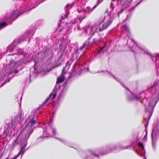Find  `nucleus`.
Instances as JSON below:
<instances>
[{"label":"nucleus","mask_w":159,"mask_h":159,"mask_svg":"<svg viewBox=\"0 0 159 159\" xmlns=\"http://www.w3.org/2000/svg\"><path fill=\"white\" fill-rule=\"evenodd\" d=\"M138 145L141 148L142 150L143 151H145L144 146L142 143L139 142L138 143Z\"/></svg>","instance_id":"obj_25"},{"label":"nucleus","mask_w":159,"mask_h":159,"mask_svg":"<svg viewBox=\"0 0 159 159\" xmlns=\"http://www.w3.org/2000/svg\"><path fill=\"white\" fill-rule=\"evenodd\" d=\"M61 91H62L60 94V96H61L62 95V94L63 93L65 92V89H62Z\"/></svg>","instance_id":"obj_30"},{"label":"nucleus","mask_w":159,"mask_h":159,"mask_svg":"<svg viewBox=\"0 0 159 159\" xmlns=\"http://www.w3.org/2000/svg\"><path fill=\"white\" fill-rule=\"evenodd\" d=\"M130 16H131V15H128L127 16L126 18V19H125V20L126 21L127 20H128L129 19L130 17Z\"/></svg>","instance_id":"obj_29"},{"label":"nucleus","mask_w":159,"mask_h":159,"mask_svg":"<svg viewBox=\"0 0 159 159\" xmlns=\"http://www.w3.org/2000/svg\"><path fill=\"white\" fill-rule=\"evenodd\" d=\"M56 138L58 139L60 141L62 142L63 143H64L65 144L68 146V142L65 139H58L57 138Z\"/></svg>","instance_id":"obj_21"},{"label":"nucleus","mask_w":159,"mask_h":159,"mask_svg":"<svg viewBox=\"0 0 159 159\" xmlns=\"http://www.w3.org/2000/svg\"><path fill=\"white\" fill-rule=\"evenodd\" d=\"M104 47H105V46H103L102 48H101L100 49V50L98 52L99 53H100L101 51L102 50Z\"/></svg>","instance_id":"obj_32"},{"label":"nucleus","mask_w":159,"mask_h":159,"mask_svg":"<svg viewBox=\"0 0 159 159\" xmlns=\"http://www.w3.org/2000/svg\"><path fill=\"white\" fill-rule=\"evenodd\" d=\"M16 127H15L14 126H12V127L10 129L11 132L10 134H9V133H8V134L11 136L14 135L16 133V131H17V128L15 129Z\"/></svg>","instance_id":"obj_15"},{"label":"nucleus","mask_w":159,"mask_h":159,"mask_svg":"<svg viewBox=\"0 0 159 159\" xmlns=\"http://www.w3.org/2000/svg\"><path fill=\"white\" fill-rule=\"evenodd\" d=\"M15 53L13 55H9L7 58V63L6 66L4 67L2 70L4 75H9L13 73L18 72L17 69L18 65L17 64V60L15 61L17 58L19 57L18 55Z\"/></svg>","instance_id":"obj_5"},{"label":"nucleus","mask_w":159,"mask_h":159,"mask_svg":"<svg viewBox=\"0 0 159 159\" xmlns=\"http://www.w3.org/2000/svg\"><path fill=\"white\" fill-rule=\"evenodd\" d=\"M117 1L118 0H111L112 2L111 4L110 8H111L112 10L114 8V5L116 1Z\"/></svg>","instance_id":"obj_23"},{"label":"nucleus","mask_w":159,"mask_h":159,"mask_svg":"<svg viewBox=\"0 0 159 159\" xmlns=\"http://www.w3.org/2000/svg\"><path fill=\"white\" fill-rule=\"evenodd\" d=\"M66 48V44L63 41L60 45L59 49L62 52L61 56L64 53V51Z\"/></svg>","instance_id":"obj_14"},{"label":"nucleus","mask_w":159,"mask_h":159,"mask_svg":"<svg viewBox=\"0 0 159 159\" xmlns=\"http://www.w3.org/2000/svg\"><path fill=\"white\" fill-rule=\"evenodd\" d=\"M132 40L135 44H136V45L138 47V48L140 49H141V50H143V49L141 47H140V46H139L134 41L133 39H131Z\"/></svg>","instance_id":"obj_26"},{"label":"nucleus","mask_w":159,"mask_h":159,"mask_svg":"<svg viewBox=\"0 0 159 159\" xmlns=\"http://www.w3.org/2000/svg\"><path fill=\"white\" fill-rule=\"evenodd\" d=\"M40 107L35 109L34 112H32L31 115L29 116L26 120V122L28 123V125L26 126L25 130L21 131L18 136L13 140L11 146L13 148L17 146H19L22 145H27V140L31 134L33 132L32 126L36 123V120L34 119L35 115L37 114Z\"/></svg>","instance_id":"obj_2"},{"label":"nucleus","mask_w":159,"mask_h":159,"mask_svg":"<svg viewBox=\"0 0 159 159\" xmlns=\"http://www.w3.org/2000/svg\"><path fill=\"white\" fill-rule=\"evenodd\" d=\"M103 0H98L97 4L95 5L93 8L90 9L89 7H87L86 9H83L82 10L78 9L77 11L81 13V16L79 18L80 20H82L83 19L85 18L87 16V13H91L94 9L97 6L101 3Z\"/></svg>","instance_id":"obj_8"},{"label":"nucleus","mask_w":159,"mask_h":159,"mask_svg":"<svg viewBox=\"0 0 159 159\" xmlns=\"http://www.w3.org/2000/svg\"><path fill=\"white\" fill-rule=\"evenodd\" d=\"M147 124H148V122H147Z\"/></svg>","instance_id":"obj_47"},{"label":"nucleus","mask_w":159,"mask_h":159,"mask_svg":"<svg viewBox=\"0 0 159 159\" xmlns=\"http://www.w3.org/2000/svg\"><path fill=\"white\" fill-rule=\"evenodd\" d=\"M7 24H7L5 22L0 23V30L1 29L6 26Z\"/></svg>","instance_id":"obj_24"},{"label":"nucleus","mask_w":159,"mask_h":159,"mask_svg":"<svg viewBox=\"0 0 159 159\" xmlns=\"http://www.w3.org/2000/svg\"><path fill=\"white\" fill-rule=\"evenodd\" d=\"M145 100V99H143V102L144 101V100Z\"/></svg>","instance_id":"obj_41"},{"label":"nucleus","mask_w":159,"mask_h":159,"mask_svg":"<svg viewBox=\"0 0 159 159\" xmlns=\"http://www.w3.org/2000/svg\"><path fill=\"white\" fill-rule=\"evenodd\" d=\"M144 159H146V158L145 157V158H144Z\"/></svg>","instance_id":"obj_43"},{"label":"nucleus","mask_w":159,"mask_h":159,"mask_svg":"<svg viewBox=\"0 0 159 159\" xmlns=\"http://www.w3.org/2000/svg\"><path fill=\"white\" fill-rule=\"evenodd\" d=\"M67 15H66L65 16V18H67Z\"/></svg>","instance_id":"obj_39"},{"label":"nucleus","mask_w":159,"mask_h":159,"mask_svg":"<svg viewBox=\"0 0 159 159\" xmlns=\"http://www.w3.org/2000/svg\"><path fill=\"white\" fill-rule=\"evenodd\" d=\"M147 133H146V136H147Z\"/></svg>","instance_id":"obj_45"},{"label":"nucleus","mask_w":159,"mask_h":159,"mask_svg":"<svg viewBox=\"0 0 159 159\" xmlns=\"http://www.w3.org/2000/svg\"><path fill=\"white\" fill-rule=\"evenodd\" d=\"M110 74H111V75L115 79H116L117 81H119V80L118 79H117V78L115 77L114 75H112V74H111L110 73Z\"/></svg>","instance_id":"obj_31"},{"label":"nucleus","mask_w":159,"mask_h":159,"mask_svg":"<svg viewBox=\"0 0 159 159\" xmlns=\"http://www.w3.org/2000/svg\"><path fill=\"white\" fill-rule=\"evenodd\" d=\"M26 145H23V146L21 147L19 152L17 155L18 156H19L21 153H22V155L25 152L24 150L26 147Z\"/></svg>","instance_id":"obj_17"},{"label":"nucleus","mask_w":159,"mask_h":159,"mask_svg":"<svg viewBox=\"0 0 159 159\" xmlns=\"http://www.w3.org/2000/svg\"><path fill=\"white\" fill-rule=\"evenodd\" d=\"M159 131L158 130V128L157 127H154L152 134V146H154V141H155L159 137Z\"/></svg>","instance_id":"obj_11"},{"label":"nucleus","mask_w":159,"mask_h":159,"mask_svg":"<svg viewBox=\"0 0 159 159\" xmlns=\"http://www.w3.org/2000/svg\"><path fill=\"white\" fill-rule=\"evenodd\" d=\"M70 63L69 62L66 63V66L64 67L62 70L61 76L58 77L57 79V83L58 84L62 82L64 80L66 77L65 75L66 74V73H65L64 71L65 70H66V68H67V70L70 67Z\"/></svg>","instance_id":"obj_9"},{"label":"nucleus","mask_w":159,"mask_h":159,"mask_svg":"<svg viewBox=\"0 0 159 159\" xmlns=\"http://www.w3.org/2000/svg\"><path fill=\"white\" fill-rule=\"evenodd\" d=\"M102 72H104V71L102 70Z\"/></svg>","instance_id":"obj_46"},{"label":"nucleus","mask_w":159,"mask_h":159,"mask_svg":"<svg viewBox=\"0 0 159 159\" xmlns=\"http://www.w3.org/2000/svg\"><path fill=\"white\" fill-rule=\"evenodd\" d=\"M133 96L134 98L133 99H132V100L136 99V100H139L140 99V98L139 97L136 96V95H133Z\"/></svg>","instance_id":"obj_27"},{"label":"nucleus","mask_w":159,"mask_h":159,"mask_svg":"<svg viewBox=\"0 0 159 159\" xmlns=\"http://www.w3.org/2000/svg\"><path fill=\"white\" fill-rule=\"evenodd\" d=\"M23 116L24 114L22 112H19L18 114L15 117L13 120L15 123L17 124L22 121L23 119Z\"/></svg>","instance_id":"obj_12"},{"label":"nucleus","mask_w":159,"mask_h":159,"mask_svg":"<svg viewBox=\"0 0 159 159\" xmlns=\"http://www.w3.org/2000/svg\"><path fill=\"white\" fill-rule=\"evenodd\" d=\"M55 114V113H52V115L53 116Z\"/></svg>","instance_id":"obj_42"},{"label":"nucleus","mask_w":159,"mask_h":159,"mask_svg":"<svg viewBox=\"0 0 159 159\" xmlns=\"http://www.w3.org/2000/svg\"><path fill=\"white\" fill-rule=\"evenodd\" d=\"M90 38H89L88 40L85 42L84 43L83 45L80 47V49L81 50H82L84 48H86L88 46H89L90 44L91 43V42L89 41Z\"/></svg>","instance_id":"obj_16"},{"label":"nucleus","mask_w":159,"mask_h":159,"mask_svg":"<svg viewBox=\"0 0 159 159\" xmlns=\"http://www.w3.org/2000/svg\"><path fill=\"white\" fill-rule=\"evenodd\" d=\"M114 147H116V149L117 150H114V151L115 152H119V150L120 149H128L129 148V146L124 147L122 146H120L119 147H117L116 146H115Z\"/></svg>","instance_id":"obj_18"},{"label":"nucleus","mask_w":159,"mask_h":159,"mask_svg":"<svg viewBox=\"0 0 159 159\" xmlns=\"http://www.w3.org/2000/svg\"><path fill=\"white\" fill-rule=\"evenodd\" d=\"M116 150V147L109 145L95 150H89L84 153V157L85 159H92L93 156L99 158L100 156L114 152Z\"/></svg>","instance_id":"obj_4"},{"label":"nucleus","mask_w":159,"mask_h":159,"mask_svg":"<svg viewBox=\"0 0 159 159\" xmlns=\"http://www.w3.org/2000/svg\"><path fill=\"white\" fill-rule=\"evenodd\" d=\"M130 147H131L133 148L134 149V145H130Z\"/></svg>","instance_id":"obj_34"},{"label":"nucleus","mask_w":159,"mask_h":159,"mask_svg":"<svg viewBox=\"0 0 159 159\" xmlns=\"http://www.w3.org/2000/svg\"><path fill=\"white\" fill-rule=\"evenodd\" d=\"M51 123V121H50L47 124L45 127V131H43V137H53L56 135L57 133L56 129L54 127H52Z\"/></svg>","instance_id":"obj_7"},{"label":"nucleus","mask_w":159,"mask_h":159,"mask_svg":"<svg viewBox=\"0 0 159 159\" xmlns=\"http://www.w3.org/2000/svg\"><path fill=\"white\" fill-rule=\"evenodd\" d=\"M30 33L28 31L26 33H25L24 35L21 36L19 40H15L11 44L8 46L7 49L9 51L13 52V53L10 55H13L15 53L18 55L19 57H20L21 59L24 58L25 54L23 51V49H19L16 46L18 44H19L22 41L26 40V39L27 37H28L30 35Z\"/></svg>","instance_id":"obj_6"},{"label":"nucleus","mask_w":159,"mask_h":159,"mask_svg":"<svg viewBox=\"0 0 159 159\" xmlns=\"http://www.w3.org/2000/svg\"><path fill=\"white\" fill-rule=\"evenodd\" d=\"M16 10H13L8 12L5 17V19L7 20L8 23H10L12 20H15L20 15L23 14L24 11L30 10L32 9L31 7H29L30 4H27L24 0H17L16 1Z\"/></svg>","instance_id":"obj_3"},{"label":"nucleus","mask_w":159,"mask_h":159,"mask_svg":"<svg viewBox=\"0 0 159 159\" xmlns=\"http://www.w3.org/2000/svg\"><path fill=\"white\" fill-rule=\"evenodd\" d=\"M25 56L24 58H22V59H21L20 57H19L18 58L17 57L16 59V60L17 59H18L19 61H18V62H20L19 63L17 64L18 65H19V64H20L22 63H23L24 62V60H25Z\"/></svg>","instance_id":"obj_20"},{"label":"nucleus","mask_w":159,"mask_h":159,"mask_svg":"<svg viewBox=\"0 0 159 159\" xmlns=\"http://www.w3.org/2000/svg\"><path fill=\"white\" fill-rule=\"evenodd\" d=\"M100 72H100L99 71L97 72L96 73H100Z\"/></svg>","instance_id":"obj_40"},{"label":"nucleus","mask_w":159,"mask_h":159,"mask_svg":"<svg viewBox=\"0 0 159 159\" xmlns=\"http://www.w3.org/2000/svg\"><path fill=\"white\" fill-rule=\"evenodd\" d=\"M72 7V5L70 4H67L66 6V7L67 8H71Z\"/></svg>","instance_id":"obj_28"},{"label":"nucleus","mask_w":159,"mask_h":159,"mask_svg":"<svg viewBox=\"0 0 159 159\" xmlns=\"http://www.w3.org/2000/svg\"><path fill=\"white\" fill-rule=\"evenodd\" d=\"M113 18L110 15L99 18V21L93 24H89L84 28V35L86 37L92 36L95 34L98 35L97 37L93 39L92 42L96 44L99 42L101 38L98 33L107 28L112 21Z\"/></svg>","instance_id":"obj_1"},{"label":"nucleus","mask_w":159,"mask_h":159,"mask_svg":"<svg viewBox=\"0 0 159 159\" xmlns=\"http://www.w3.org/2000/svg\"><path fill=\"white\" fill-rule=\"evenodd\" d=\"M0 81H1V80H0Z\"/></svg>","instance_id":"obj_48"},{"label":"nucleus","mask_w":159,"mask_h":159,"mask_svg":"<svg viewBox=\"0 0 159 159\" xmlns=\"http://www.w3.org/2000/svg\"><path fill=\"white\" fill-rule=\"evenodd\" d=\"M6 83V82H4L2 85L1 86H2Z\"/></svg>","instance_id":"obj_35"},{"label":"nucleus","mask_w":159,"mask_h":159,"mask_svg":"<svg viewBox=\"0 0 159 159\" xmlns=\"http://www.w3.org/2000/svg\"><path fill=\"white\" fill-rule=\"evenodd\" d=\"M78 151H80V148H78V149L75 148Z\"/></svg>","instance_id":"obj_37"},{"label":"nucleus","mask_w":159,"mask_h":159,"mask_svg":"<svg viewBox=\"0 0 159 159\" xmlns=\"http://www.w3.org/2000/svg\"><path fill=\"white\" fill-rule=\"evenodd\" d=\"M105 72L106 73H109V74H110V73L108 72V71H105Z\"/></svg>","instance_id":"obj_36"},{"label":"nucleus","mask_w":159,"mask_h":159,"mask_svg":"<svg viewBox=\"0 0 159 159\" xmlns=\"http://www.w3.org/2000/svg\"><path fill=\"white\" fill-rule=\"evenodd\" d=\"M125 30L127 34V35L129 36V27L126 25L125 26Z\"/></svg>","instance_id":"obj_22"},{"label":"nucleus","mask_w":159,"mask_h":159,"mask_svg":"<svg viewBox=\"0 0 159 159\" xmlns=\"http://www.w3.org/2000/svg\"><path fill=\"white\" fill-rule=\"evenodd\" d=\"M57 88H55L53 90L52 92L50 93L49 97L46 100L45 102L48 101L49 99L52 100L54 99L57 95Z\"/></svg>","instance_id":"obj_13"},{"label":"nucleus","mask_w":159,"mask_h":159,"mask_svg":"<svg viewBox=\"0 0 159 159\" xmlns=\"http://www.w3.org/2000/svg\"><path fill=\"white\" fill-rule=\"evenodd\" d=\"M133 0H120L119 2H118V5H119L122 9V11L124 9H126L131 4V2Z\"/></svg>","instance_id":"obj_10"},{"label":"nucleus","mask_w":159,"mask_h":159,"mask_svg":"<svg viewBox=\"0 0 159 159\" xmlns=\"http://www.w3.org/2000/svg\"><path fill=\"white\" fill-rule=\"evenodd\" d=\"M87 70L88 71H89V68L88 67L87 68Z\"/></svg>","instance_id":"obj_38"},{"label":"nucleus","mask_w":159,"mask_h":159,"mask_svg":"<svg viewBox=\"0 0 159 159\" xmlns=\"http://www.w3.org/2000/svg\"><path fill=\"white\" fill-rule=\"evenodd\" d=\"M125 88V87L124 86V85H122Z\"/></svg>","instance_id":"obj_44"},{"label":"nucleus","mask_w":159,"mask_h":159,"mask_svg":"<svg viewBox=\"0 0 159 159\" xmlns=\"http://www.w3.org/2000/svg\"><path fill=\"white\" fill-rule=\"evenodd\" d=\"M141 1H140L136 5V6H135V7H134L133 8V10H134V8H135V7L137 6L141 2Z\"/></svg>","instance_id":"obj_33"},{"label":"nucleus","mask_w":159,"mask_h":159,"mask_svg":"<svg viewBox=\"0 0 159 159\" xmlns=\"http://www.w3.org/2000/svg\"><path fill=\"white\" fill-rule=\"evenodd\" d=\"M153 103V101H151V102L149 103V107L148 108V109H145V111H148L150 109H151L152 107V104Z\"/></svg>","instance_id":"obj_19"}]
</instances>
